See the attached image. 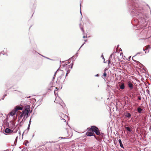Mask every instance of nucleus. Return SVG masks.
Returning <instances> with one entry per match:
<instances>
[{
	"label": "nucleus",
	"mask_w": 151,
	"mask_h": 151,
	"mask_svg": "<svg viewBox=\"0 0 151 151\" xmlns=\"http://www.w3.org/2000/svg\"><path fill=\"white\" fill-rule=\"evenodd\" d=\"M91 129L93 132H94L97 135H99L100 132L98 128L95 126H92L91 127Z\"/></svg>",
	"instance_id": "obj_5"
},
{
	"label": "nucleus",
	"mask_w": 151,
	"mask_h": 151,
	"mask_svg": "<svg viewBox=\"0 0 151 151\" xmlns=\"http://www.w3.org/2000/svg\"><path fill=\"white\" fill-rule=\"evenodd\" d=\"M30 122H31V119H30V120L29 123Z\"/></svg>",
	"instance_id": "obj_40"
},
{
	"label": "nucleus",
	"mask_w": 151,
	"mask_h": 151,
	"mask_svg": "<svg viewBox=\"0 0 151 151\" xmlns=\"http://www.w3.org/2000/svg\"><path fill=\"white\" fill-rule=\"evenodd\" d=\"M56 88V89H57V88Z\"/></svg>",
	"instance_id": "obj_42"
},
{
	"label": "nucleus",
	"mask_w": 151,
	"mask_h": 151,
	"mask_svg": "<svg viewBox=\"0 0 151 151\" xmlns=\"http://www.w3.org/2000/svg\"><path fill=\"white\" fill-rule=\"evenodd\" d=\"M151 48V47H150V45H148V46L147 47V48H146V49H145H145H143V50L144 51H145L146 50H147V49H149V48Z\"/></svg>",
	"instance_id": "obj_20"
},
{
	"label": "nucleus",
	"mask_w": 151,
	"mask_h": 151,
	"mask_svg": "<svg viewBox=\"0 0 151 151\" xmlns=\"http://www.w3.org/2000/svg\"><path fill=\"white\" fill-rule=\"evenodd\" d=\"M80 28H81V30H82V31L83 32H84V30H83V28L82 27H81Z\"/></svg>",
	"instance_id": "obj_23"
},
{
	"label": "nucleus",
	"mask_w": 151,
	"mask_h": 151,
	"mask_svg": "<svg viewBox=\"0 0 151 151\" xmlns=\"http://www.w3.org/2000/svg\"><path fill=\"white\" fill-rule=\"evenodd\" d=\"M132 9L134 10L133 12L135 13L136 14L134 16H137V17H138L137 16H139V17H140L142 18V16H143L142 14L143 10L142 8L139 6V4L136 5V6H133ZM145 17L146 18H147L146 16H145V15H144L143 16V21H144L145 22V23H146L145 24V25H146L147 24V19H145Z\"/></svg>",
	"instance_id": "obj_2"
},
{
	"label": "nucleus",
	"mask_w": 151,
	"mask_h": 151,
	"mask_svg": "<svg viewBox=\"0 0 151 151\" xmlns=\"http://www.w3.org/2000/svg\"><path fill=\"white\" fill-rule=\"evenodd\" d=\"M132 9L134 10L133 12L135 13L136 14L134 16H137V17H138L137 16H139V17H140L142 18V16H143L142 14L143 10L142 8L139 6V4L136 5V6H133ZM145 17L146 18H147L146 16H145V15H144L143 16V21H144L145 22V23H146L145 24V25H146L147 24V19H145Z\"/></svg>",
	"instance_id": "obj_1"
},
{
	"label": "nucleus",
	"mask_w": 151,
	"mask_h": 151,
	"mask_svg": "<svg viewBox=\"0 0 151 151\" xmlns=\"http://www.w3.org/2000/svg\"><path fill=\"white\" fill-rule=\"evenodd\" d=\"M126 129L129 132H131L132 131L131 129H130V128L128 127H126Z\"/></svg>",
	"instance_id": "obj_19"
},
{
	"label": "nucleus",
	"mask_w": 151,
	"mask_h": 151,
	"mask_svg": "<svg viewBox=\"0 0 151 151\" xmlns=\"http://www.w3.org/2000/svg\"><path fill=\"white\" fill-rule=\"evenodd\" d=\"M4 131L6 133H11L13 132L12 130L8 128L6 129Z\"/></svg>",
	"instance_id": "obj_10"
},
{
	"label": "nucleus",
	"mask_w": 151,
	"mask_h": 151,
	"mask_svg": "<svg viewBox=\"0 0 151 151\" xmlns=\"http://www.w3.org/2000/svg\"><path fill=\"white\" fill-rule=\"evenodd\" d=\"M80 6L81 7V4H80ZM80 13H81V14L82 15L81 12V7L80 8Z\"/></svg>",
	"instance_id": "obj_24"
},
{
	"label": "nucleus",
	"mask_w": 151,
	"mask_h": 151,
	"mask_svg": "<svg viewBox=\"0 0 151 151\" xmlns=\"http://www.w3.org/2000/svg\"><path fill=\"white\" fill-rule=\"evenodd\" d=\"M73 65V64H71L70 65L67 66L66 68L65 69V70L67 71V73L66 74V76H67L68 74L70 72V71L72 68V67Z\"/></svg>",
	"instance_id": "obj_6"
},
{
	"label": "nucleus",
	"mask_w": 151,
	"mask_h": 151,
	"mask_svg": "<svg viewBox=\"0 0 151 151\" xmlns=\"http://www.w3.org/2000/svg\"><path fill=\"white\" fill-rule=\"evenodd\" d=\"M84 41H85V42H87V40H85Z\"/></svg>",
	"instance_id": "obj_35"
},
{
	"label": "nucleus",
	"mask_w": 151,
	"mask_h": 151,
	"mask_svg": "<svg viewBox=\"0 0 151 151\" xmlns=\"http://www.w3.org/2000/svg\"><path fill=\"white\" fill-rule=\"evenodd\" d=\"M120 87L121 89H124L125 88V86L124 83H122V84L120 86Z\"/></svg>",
	"instance_id": "obj_14"
},
{
	"label": "nucleus",
	"mask_w": 151,
	"mask_h": 151,
	"mask_svg": "<svg viewBox=\"0 0 151 151\" xmlns=\"http://www.w3.org/2000/svg\"><path fill=\"white\" fill-rule=\"evenodd\" d=\"M129 87L130 88V89H132L133 88V84L130 82H129L128 84Z\"/></svg>",
	"instance_id": "obj_12"
},
{
	"label": "nucleus",
	"mask_w": 151,
	"mask_h": 151,
	"mask_svg": "<svg viewBox=\"0 0 151 151\" xmlns=\"http://www.w3.org/2000/svg\"><path fill=\"white\" fill-rule=\"evenodd\" d=\"M141 53V52H138L137 54V55L138 54H140Z\"/></svg>",
	"instance_id": "obj_32"
},
{
	"label": "nucleus",
	"mask_w": 151,
	"mask_h": 151,
	"mask_svg": "<svg viewBox=\"0 0 151 151\" xmlns=\"http://www.w3.org/2000/svg\"><path fill=\"white\" fill-rule=\"evenodd\" d=\"M138 99L139 100H141V97H139L138 98Z\"/></svg>",
	"instance_id": "obj_29"
},
{
	"label": "nucleus",
	"mask_w": 151,
	"mask_h": 151,
	"mask_svg": "<svg viewBox=\"0 0 151 151\" xmlns=\"http://www.w3.org/2000/svg\"><path fill=\"white\" fill-rule=\"evenodd\" d=\"M85 44V43H83V45H82L81 46V47H80V48L79 49H80V48H81V47H82L83 46V45H84V44Z\"/></svg>",
	"instance_id": "obj_28"
},
{
	"label": "nucleus",
	"mask_w": 151,
	"mask_h": 151,
	"mask_svg": "<svg viewBox=\"0 0 151 151\" xmlns=\"http://www.w3.org/2000/svg\"><path fill=\"white\" fill-rule=\"evenodd\" d=\"M142 111L143 109H142L140 107L138 108L137 109V111L139 113H142Z\"/></svg>",
	"instance_id": "obj_15"
},
{
	"label": "nucleus",
	"mask_w": 151,
	"mask_h": 151,
	"mask_svg": "<svg viewBox=\"0 0 151 151\" xmlns=\"http://www.w3.org/2000/svg\"><path fill=\"white\" fill-rule=\"evenodd\" d=\"M106 75H107L106 73L105 72L103 74V76L104 77H105L106 76Z\"/></svg>",
	"instance_id": "obj_21"
},
{
	"label": "nucleus",
	"mask_w": 151,
	"mask_h": 151,
	"mask_svg": "<svg viewBox=\"0 0 151 151\" xmlns=\"http://www.w3.org/2000/svg\"><path fill=\"white\" fill-rule=\"evenodd\" d=\"M60 138H61V139H66V138L65 137H60Z\"/></svg>",
	"instance_id": "obj_26"
},
{
	"label": "nucleus",
	"mask_w": 151,
	"mask_h": 151,
	"mask_svg": "<svg viewBox=\"0 0 151 151\" xmlns=\"http://www.w3.org/2000/svg\"><path fill=\"white\" fill-rule=\"evenodd\" d=\"M1 53L0 52V55H1Z\"/></svg>",
	"instance_id": "obj_39"
},
{
	"label": "nucleus",
	"mask_w": 151,
	"mask_h": 151,
	"mask_svg": "<svg viewBox=\"0 0 151 151\" xmlns=\"http://www.w3.org/2000/svg\"><path fill=\"white\" fill-rule=\"evenodd\" d=\"M10 125L9 128L11 129L14 128L15 124L12 121H10Z\"/></svg>",
	"instance_id": "obj_11"
},
{
	"label": "nucleus",
	"mask_w": 151,
	"mask_h": 151,
	"mask_svg": "<svg viewBox=\"0 0 151 151\" xmlns=\"http://www.w3.org/2000/svg\"><path fill=\"white\" fill-rule=\"evenodd\" d=\"M150 131H151V126L150 127Z\"/></svg>",
	"instance_id": "obj_33"
},
{
	"label": "nucleus",
	"mask_w": 151,
	"mask_h": 151,
	"mask_svg": "<svg viewBox=\"0 0 151 151\" xmlns=\"http://www.w3.org/2000/svg\"><path fill=\"white\" fill-rule=\"evenodd\" d=\"M56 73V72L55 73V75H54V76H55V74Z\"/></svg>",
	"instance_id": "obj_37"
},
{
	"label": "nucleus",
	"mask_w": 151,
	"mask_h": 151,
	"mask_svg": "<svg viewBox=\"0 0 151 151\" xmlns=\"http://www.w3.org/2000/svg\"><path fill=\"white\" fill-rule=\"evenodd\" d=\"M99 76V75L98 74H97L95 75V76Z\"/></svg>",
	"instance_id": "obj_30"
},
{
	"label": "nucleus",
	"mask_w": 151,
	"mask_h": 151,
	"mask_svg": "<svg viewBox=\"0 0 151 151\" xmlns=\"http://www.w3.org/2000/svg\"><path fill=\"white\" fill-rule=\"evenodd\" d=\"M6 96V95H4V97L2 98V99L3 100H4V97H5V96Z\"/></svg>",
	"instance_id": "obj_27"
},
{
	"label": "nucleus",
	"mask_w": 151,
	"mask_h": 151,
	"mask_svg": "<svg viewBox=\"0 0 151 151\" xmlns=\"http://www.w3.org/2000/svg\"><path fill=\"white\" fill-rule=\"evenodd\" d=\"M28 115L26 114V113L25 112H24L23 111H22V113L19 116V119H21V118H22L23 117V118H24V117L25 116H26V117H28Z\"/></svg>",
	"instance_id": "obj_8"
},
{
	"label": "nucleus",
	"mask_w": 151,
	"mask_h": 151,
	"mask_svg": "<svg viewBox=\"0 0 151 151\" xmlns=\"http://www.w3.org/2000/svg\"><path fill=\"white\" fill-rule=\"evenodd\" d=\"M134 57V56H133V57H132V59L133 60V58Z\"/></svg>",
	"instance_id": "obj_38"
},
{
	"label": "nucleus",
	"mask_w": 151,
	"mask_h": 151,
	"mask_svg": "<svg viewBox=\"0 0 151 151\" xmlns=\"http://www.w3.org/2000/svg\"><path fill=\"white\" fill-rule=\"evenodd\" d=\"M54 78H54V77L53 79Z\"/></svg>",
	"instance_id": "obj_41"
},
{
	"label": "nucleus",
	"mask_w": 151,
	"mask_h": 151,
	"mask_svg": "<svg viewBox=\"0 0 151 151\" xmlns=\"http://www.w3.org/2000/svg\"><path fill=\"white\" fill-rule=\"evenodd\" d=\"M54 102H55L56 103L59 104L63 108L64 107V104L62 102L63 101L58 96L57 97H56L55 100Z\"/></svg>",
	"instance_id": "obj_4"
},
{
	"label": "nucleus",
	"mask_w": 151,
	"mask_h": 151,
	"mask_svg": "<svg viewBox=\"0 0 151 151\" xmlns=\"http://www.w3.org/2000/svg\"><path fill=\"white\" fill-rule=\"evenodd\" d=\"M119 144H120V147L121 148L124 149V147L122 143V141H121V139H120L119 140Z\"/></svg>",
	"instance_id": "obj_13"
},
{
	"label": "nucleus",
	"mask_w": 151,
	"mask_h": 151,
	"mask_svg": "<svg viewBox=\"0 0 151 151\" xmlns=\"http://www.w3.org/2000/svg\"><path fill=\"white\" fill-rule=\"evenodd\" d=\"M60 73L62 74L61 76H60V78H61L62 76H63L64 75V71L63 70H61L60 71Z\"/></svg>",
	"instance_id": "obj_18"
},
{
	"label": "nucleus",
	"mask_w": 151,
	"mask_h": 151,
	"mask_svg": "<svg viewBox=\"0 0 151 151\" xmlns=\"http://www.w3.org/2000/svg\"><path fill=\"white\" fill-rule=\"evenodd\" d=\"M30 110V106L29 105H27L25 107V110L23 111L28 115V113Z\"/></svg>",
	"instance_id": "obj_7"
},
{
	"label": "nucleus",
	"mask_w": 151,
	"mask_h": 151,
	"mask_svg": "<svg viewBox=\"0 0 151 151\" xmlns=\"http://www.w3.org/2000/svg\"><path fill=\"white\" fill-rule=\"evenodd\" d=\"M87 37V36H83V38H86Z\"/></svg>",
	"instance_id": "obj_25"
},
{
	"label": "nucleus",
	"mask_w": 151,
	"mask_h": 151,
	"mask_svg": "<svg viewBox=\"0 0 151 151\" xmlns=\"http://www.w3.org/2000/svg\"><path fill=\"white\" fill-rule=\"evenodd\" d=\"M22 109V107L17 106L15 107L14 109L12 110L9 113L10 115L11 116H13L15 114L16 112L19 110H21Z\"/></svg>",
	"instance_id": "obj_3"
},
{
	"label": "nucleus",
	"mask_w": 151,
	"mask_h": 151,
	"mask_svg": "<svg viewBox=\"0 0 151 151\" xmlns=\"http://www.w3.org/2000/svg\"><path fill=\"white\" fill-rule=\"evenodd\" d=\"M59 115L61 118V119H63L64 120V122H66V120L64 118L66 119L67 118H68V116L65 114H64L62 113H60Z\"/></svg>",
	"instance_id": "obj_9"
},
{
	"label": "nucleus",
	"mask_w": 151,
	"mask_h": 151,
	"mask_svg": "<svg viewBox=\"0 0 151 151\" xmlns=\"http://www.w3.org/2000/svg\"><path fill=\"white\" fill-rule=\"evenodd\" d=\"M101 57H102V58L104 60V61H105V59H104V56H103V55H101Z\"/></svg>",
	"instance_id": "obj_22"
},
{
	"label": "nucleus",
	"mask_w": 151,
	"mask_h": 151,
	"mask_svg": "<svg viewBox=\"0 0 151 151\" xmlns=\"http://www.w3.org/2000/svg\"><path fill=\"white\" fill-rule=\"evenodd\" d=\"M93 133L92 132H88L86 133V135L87 136H91L93 135Z\"/></svg>",
	"instance_id": "obj_17"
},
{
	"label": "nucleus",
	"mask_w": 151,
	"mask_h": 151,
	"mask_svg": "<svg viewBox=\"0 0 151 151\" xmlns=\"http://www.w3.org/2000/svg\"><path fill=\"white\" fill-rule=\"evenodd\" d=\"M107 61H107H107H106V62H105V61H104V63H107Z\"/></svg>",
	"instance_id": "obj_31"
},
{
	"label": "nucleus",
	"mask_w": 151,
	"mask_h": 151,
	"mask_svg": "<svg viewBox=\"0 0 151 151\" xmlns=\"http://www.w3.org/2000/svg\"><path fill=\"white\" fill-rule=\"evenodd\" d=\"M110 61L109 60V63H110Z\"/></svg>",
	"instance_id": "obj_36"
},
{
	"label": "nucleus",
	"mask_w": 151,
	"mask_h": 151,
	"mask_svg": "<svg viewBox=\"0 0 151 151\" xmlns=\"http://www.w3.org/2000/svg\"><path fill=\"white\" fill-rule=\"evenodd\" d=\"M150 37H151V35L150 36Z\"/></svg>",
	"instance_id": "obj_43"
},
{
	"label": "nucleus",
	"mask_w": 151,
	"mask_h": 151,
	"mask_svg": "<svg viewBox=\"0 0 151 151\" xmlns=\"http://www.w3.org/2000/svg\"><path fill=\"white\" fill-rule=\"evenodd\" d=\"M131 116V115L129 113H126L125 116L128 118H130Z\"/></svg>",
	"instance_id": "obj_16"
},
{
	"label": "nucleus",
	"mask_w": 151,
	"mask_h": 151,
	"mask_svg": "<svg viewBox=\"0 0 151 151\" xmlns=\"http://www.w3.org/2000/svg\"><path fill=\"white\" fill-rule=\"evenodd\" d=\"M147 92H149V90H147Z\"/></svg>",
	"instance_id": "obj_34"
}]
</instances>
